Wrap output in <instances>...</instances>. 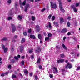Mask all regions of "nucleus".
I'll use <instances>...</instances> for the list:
<instances>
[{"label":"nucleus","instance_id":"f257e3e1","mask_svg":"<svg viewBox=\"0 0 80 80\" xmlns=\"http://www.w3.org/2000/svg\"><path fill=\"white\" fill-rule=\"evenodd\" d=\"M59 3V7L60 8V10L62 12H65V10L63 9V8L62 7V3L61 2V0H58Z\"/></svg>","mask_w":80,"mask_h":80},{"label":"nucleus","instance_id":"f03ea898","mask_svg":"<svg viewBox=\"0 0 80 80\" xmlns=\"http://www.w3.org/2000/svg\"><path fill=\"white\" fill-rule=\"evenodd\" d=\"M51 8H54V9H56L57 8V5H56V4L55 3H54L53 4V2H51Z\"/></svg>","mask_w":80,"mask_h":80},{"label":"nucleus","instance_id":"7ed1b4c3","mask_svg":"<svg viewBox=\"0 0 80 80\" xmlns=\"http://www.w3.org/2000/svg\"><path fill=\"white\" fill-rule=\"evenodd\" d=\"M72 67V64H70V63H68L67 65L66 66L65 68L67 69V68H69V69H70V68H71Z\"/></svg>","mask_w":80,"mask_h":80},{"label":"nucleus","instance_id":"20e7f679","mask_svg":"<svg viewBox=\"0 0 80 80\" xmlns=\"http://www.w3.org/2000/svg\"><path fill=\"white\" fill-rule=\"evenodd\" d=\"M41 49L40 48H38V50H35V52H36V53H40V52H41L42 51Z\"/></svg>","mask_w":80,"mask_h":80},{"label":"nucleus","instance_id":"39448f33","mask_svg":"<svg viewBox=\"0 0 80 80\" xmlns=\"http://www.w3.org/2000/svg\"><path fill=\"white\" fill-rule=\"evenodd\" d=\"M64 62H65V60L63 59H59L57 61L58 63H63Z\"/></svg>","mask_w":80,"mask_h":80},{"label":"nucleus","instance_id":"423d86ee","mask_svg":"<svg viewBox=\"0 0 80 80\" xmlns=\"http://www.w3.org/2000/svg\"><path fill=\"white\" fill-rule=\"evenodd\" d=\"M46 28H52V26H51V24L49 22L48 24H47L46 25Z\"/></svg>","mask_w":80,"mask_h":80},{"label":"nucleus","instance_id":"0eeeda50","mask_svg":"<svg viewBox=\"0 0 80 80\" xmlns=\"http://www.w3.org/2000/svg\"><path fill=\"white\" fill-rule=\"evenodd\" d=\"M53 72L54 73H58V71L57 70V68L55 67H53Z\"/></svg>","mask_w":80,"mask_h":80},{"label":"nucleus","instance_id":"6e6552de","mask_svg":"<svg viewBox=\"0 0 80 80\" xmlns=\"http://www.w3.org/2000/svg\"><path fill=\"white\" fill-rule=\"evenodd\" d=\"M71 7L73 8V11L74 12H77V8H75L74 5H72Z\"/></svg>","mask_w":80,"mask_h":80},{"label":"nucleus","instance_id":"1a4fd4ad","mask_svg":"<svg viewBox=\"0 0 80 80\" xmlns=\"http://www.w3.org/2000/svg\"><path fill=\"white\" fill-rule=\"evenodd\" d=\"M36 28L37 30V32H39L40 31V28L39 27L38 25H37L36 26Z\"/></svg>","mask_w":80,"mask_h":80},{"label":"nucleus","instance_id":"9d476101","mask_svg":"<svg viewBox=\"0 0 80 80\" xmlns=\"http://www.w3.org/2000/svg\"><path fill=\"white\" fill-rule=\"evenodd\" d=\"M11 26L12 27V32H14L15 31V30H16V28H15V25L12 24Z\"/></svg>","mask_w":80,"mask_h":80},{"label":"nucleus","instance_id":"9b49d317","mask_svg":"<svg viewBox=\"0 0 80 80\" xmlns=\"http://www.w3.org/2000/svg\"><path fill=\"white\" fill-rule=\"evenodd\" d=\"M29 7V4H28L26 5V6L25 7V8L24 9V11L25 12H27V10H28V8Z\"/></svg>","mask_w":80,"mask_h":80},{"label":"nucleus","instance_id":"f8f14e48","mask_svg":"<svg viewBox=\"0 0 80 80\" xmlns=\"http://www.w3.org/2000/svg\"><path fill=\"white\" fill-rule=\"evenodd\" d=\"M67 32V29L65 28H64L62 29V31L61 32L62 33H65Z\"/></svg>","mask_w":80,"mask_h":80},{"label":"nucleus","instance_id":"ddd939ff","mask_svg":"<svg viewBox=\"0 0 80 80\" xmlns=\"http://www.w3.org/2000/svg\"><path fill=\"white\" fill-rule=\"evenodd\" d=\"M30 37L31 38L33 39H35V37L34 35H30Z\"/></svg>","mask_w":80,"mask_h":80},{"label":"nucleus","instance_id":"4468645a","mask_svg":"<svg viewBox=\"0 0 80 80\" xmlns=\"http://www.w3.org/2000/svg\"><path fill=\"white\" fill-rule=\"evenodd\" d=\"M62 47L64 49V50H67V47H66L65 45V44H62Z\"/></svg>","mask_w":80,"mask_h":80},{"label":"nucleus","instance_id":"2eb2a0df","mask_svg":"<svg viewBox=\"0 0 80 80\" xmlns=\"http://www.w3.org/2000/svg\"><path fill=\"white\" fill-rule=\"evenodd\" d=\"M64 20L62 18H60V23H62L63 22Z\"/></svg>","mask_w":80,"mask_h":80},{"label":"nucleus","instance_id":"dca6fc26","mask_svg":"<svg viewBox=\"0 0 80 80\" xmlns=\"http://www.w3.org/2000/svg\"><path fill=\"white\" fill-rule=\"evenodd\" d=\"M23 47L22 46H20V51L21 52H22V51H23Z\"/></svg>","mask_w":80,"mask_h":80},{"label":"nucleus","instance_id":"f3484780","mask_svg":"<svg viewBox=\"0 0 80 80\" xmlns=\"http://www.w3.org/2000/svg\"><path fill=\"white\" fill-rule=\"evenodd\" d=\"M54 25L56 26V27H58V23L57 22H55L54 23Z\"/></svg>","mask_w":80,"mask_h":80},{"label":"nucleus","instance_id":"a211bd4d","mask_svg":"<svg viewBox=\"0 0 80 80\" xmlns=\"http://www.w3.org/2000/svg\"><path fill=\"white\" fill-rule=\"evenodd\" d=\"M24 72L26 75V74H28V72L27 69L24 70Z\"/></svg>","mask_w":80,"mask_h":80},{"label":"nucleus","instance_id":"6ab92c4d","mask_svg":"<svg viewBox=\"0 0 80 80\" xmlns=\"http://www.w3.org/2000/svg\"><path fill=\"white\" fill-rule=\"evenodd\" d=\"M38 38L40 39V40H41L42 39V36H41V35L40 34H39L38 35Z\"/></svg>","mask_w":80,"mask_h":80},{"label":"nucleus","instance_id":"aec40b11","mask_svg":"<svg viewBox=\"0 0 80 80\" xmlns=\"http://www.w3.org/2000/svg\"><path fill=\"white\" fill-rule=\"evenodd\" d=\"M12 78H17V76L15 74H13L12 75Z\"/></svg>","mask_w":80,"mask_h":80},{"label":"nucleus","instance_id":"412c9836","mask_svg":"<svg viewBox=\"0 0 80 80\" xmlns=\"http://www.w3.org/2000/svg\"><path fill=\"white\" fill-rule=\"evenodd\" d=\"M25 39L24 38H22L21 41V42L22 43H24L25 42Z\"/></svg>","mask_w":80,"mask_h":80},{"label":"nucleus","instance_id":"4be33fe9","mask_svg":"<svg viewBox=\"0 0 80 80\" xmlns=\"http://www.w3.org/2000/svg\"><path fill=\"white\" fill-rule=\"evenodd\" d=\"M60 56L62 58H64V57H65V55L63 54H60Z\"/></svg>","mask_w":80,"mask_h":80},{"label":"nucleus","instance_id":"5701e85b","mask_svg":"<svg viewBox=\"0 0 80 80\" xmlns=\"http://www.w3.org/2000/svg\"><path fill=\"white\" fill-rule=\"evenodd\" d=\"M24 62H25V61H22L21 63V65L22 66L24 65Z\"/></svg>","mask_w":80,"mask_h":80},{"label":"nucleus","instance_id":"b1692460","mask_svg":"<svg viewBox=\"0 0 80 80\" xmlns=\"http://www.w3.org/2000/svg\"><path fill=\"white\" fill-rule=\"evenodd\" d=\"M40 58H38V59L37 62L38 63H40Z\"/></svg>","mask_w":80,"mask_h":80},{"label":"nucleus","instance_id":"393cba45","mask_svg":"<svg viewBox=\"0 0 80 80\" xmlns=\"http://www.w3.org/2000/svg\"><path fill=\"white\" fill-rule=\"evenodd\" d=\"M4 52H7L8 50V49L7 48H4L3 49Z\"/></svg>","mask_w":80,"mask_h":80},{"label":"nucleus","instance_id":"a878e982","mask_svg":"<svg viewBox=\"0 0 80 80\" xmlns=\"http://www.w3.org/2000/svg\"><path fill=\"white\" fill-rule=\"evenodd\" d=\"M32 52H33V49H31L29 51V53H32Z\"/></svg>","mask_w":80,"mask_h":80},{"label":"nucleus","instance_id":"bb28decb","mask_svg":"<svg viewBox=\"0 0 80 80\" xmlns=\"http://www.w3.org/2000/svg\"><path fill=\"white\" fill-rule=\"evenodd\" d=\"M22 16H18V19L21 20L22 19Z\"/></svg>","mask_w":80,"mask_h":80},{"label":"nucleus","instance_id":"cd10ccee","mask_svg":"<svg viewBox=\"0 0 80 80\" xmlns=\"http://www.w3.org/2000/svg\"><path fill=\"white\" fill-rule=\"evenodd\" d=\"M23 35L25 36H26L27 35V32L26 31H25L23 32Z\"/></svg>","mask_w":80,"mask_h":80},{"label":"nucleus","instance_id":"c85d7f7f","mask_svg":"<svg viewBox=\"0 0 80 80\" xmlns=\"http://www.w3.org/2000/svg\"><path fill=\"white\" fill-rule=\"evenodd\" d=\"M8 3H12V0H8Z\"/></svg>","mask_w":80,"mask_h":80},{"label":"nucleus","instance_id":"c756f323","mask_svg":"<svg viewBox=\"0 0 80 80\" xmlns=\"http://www.w3.org/2000/svg\"><path fill=\"white\" fill-rule=\"evenodd\" d=\"M31 18H32V20H33V21H34V20H35V17H34L33 16H32Z\"/></svg>","mask_w":80,"mask_h":80},{"label":"nucleus","instance_id":"7c9ffc66","mask_svg":"<svg viewBox=\"0 0 80 80\" xmlns=\"http://www.w3.org/2000/svg\"><path fill=\"white\" fill-rule=\"evenodd\" d=\"M34 77L35 80H38V77H37V76H35Z\"/></svg>","mask_w":80,"mask_h":80},{"label":"nucleus","instance_id":"2f4dec72","mask_svg":"<svg viewBox=\"0 0 80 80\" xmlns=\"http://www.w3.org/2000/svg\"><path fill=\"white\" fill-rule=\"evenodd\" d=\"M67 25H68V27H69L70 25V22H67Z\"/></svg>","mask_w":80,"mask_h":80},{"label":"nucleus","instance_id":"473e14b6","mask_svg":"<svg viewBox=\"0 0 80 80\" xmlns=\"http://www.w3.org/2000/svg\"><path fill=\"white\" fill-rule=\"evenodd\" d=\"M26 3V1H24V2L22 3V5H25V3Z\"/></svg>","mask_w":80,"mask_h":80},{"label":"nucleus","instance_id":"72a5a7b5","mask_svg":"<svg viewBox=\"0 0 80 80\" xmlns=\"http://www.w3.org/2000/svg\"><path fill=\"white\" fill-rule=\"evenodd\" d=\"M50 38L49 37L46 38H45V40H49Z\"/></svg>","mask_w":80,"mask_h":80},{"label":"nucleus","instance_id":"f704fd0d","mask_svg":"<svg viewBox=\"0 0 80 80\" xmlns=\"http://www.w3.org/2000/svg\"><path fill=\"white\" fill-rule=\"evenodd\" d=\"M31 32H32V30L31 29H29L28 30V32L29 33H31Z\"/></svg>","mask_w":80,"mask_h":80},{"label":"nucleus","instance_id":"c9c22d12","mask_svg":"<svg viewBox=\"0 0 80 80\" xmlns=\"http://www.w3.org/2000/svg\"><path fill=\"white\" fill-rule=\"evenodd\" d=\"M55 16H52V21H53L55 20Z\"/></svg>","mask_w":80,"mask_h":80},{"label":"nucleus","instance_id":"e433bc0d","mask_svg":"<svg viewBox=\"0 0 80 80\" xmlns=\"http://www.w3.org/2000/svg\"><path fill=\"white\" fill-rule=\"evenodd\" d=\"M76 7H79V3H76L75 4Z\"/></svg>","mask_w":80,"mask_h":80},{"label":"nucleus","instance_id":"4c0bfd02","mask_svg":"<svg viewBox=\"0 0 80 80\" xmlns=\"http://www.w3.org/2000/svg\"><path fill=\"white\" fill-rule=\"evenodd\" d=\"M2 47L3 49H4V48H5V46H4V45H3V44H2Z\"/></svg>","mask_w":80,"mask_h":80},{"label":"nucleus","instance_id":"58836bf2","mask_svg":"<svg viewBox=\"0 0 80 80\" xmlns=\"http://www.w3.org/2000/svg\"><path fill=\"white\" fill-rule=\"evenodd\" d=\"M67 18L68 20H70V18H71L70 16H68Z\"/></svg>","mask_w":80,"mask_h":80},{"label":"nucleus","instance_id":"ea45409f","mask_svg":"<svg viewBox=\"0 0 80 80\" xmlns=\"http://www.w3.org/2000/svg\"><path fill=\"white\" fill-rule=\"evenodd\" d=\"M7 40V38H4L2 39V40H4V41H6Z\"/></svg>","mask_w":80,"mask_h":80},{"label":"nucleus","instance_id":"a19ab883","mask_svg":"<svg viewBox=\"0 0 80 80\" xmlns=\"http://www.w3.org/2000/svg\"><path fill=\"white\" fill-rule=\"evenodd\" d=\"M48 36L49 37H52V34L49 33L48 34Z\"/></svg>","mask_w":80,"mask_h":80},{"label":"nucleus","instance_id":"79ce46f5","mask_svg":"<svg viewBox=\"0 0 80 80\" xmlns=\"http://www.w3.org/2000/svg\"><path fill=\"white\" fill-rule=\"evenodd\" d=\"M12 18L11 17H9L8 18V20H12Z\"/></svg>","mask_w":80,"mask_h":80},{"label":"nucleus","instance_id":"37998d69","mask_svg":"<svg viewBox=\"0 0 80 80\" xmlns=\"http://www.w3.org/2000/svg\"><path fill=\"white\" fill-rule=\"evenodd\" d=\"M1 76L2 77H4V76H5V73H2L1 75Z\"/></svg>","mask_w":80,"mask_h":80},{"label":"nucleus","instance_id":"c03bdc74","mask_svg":"<svg viewBox=\"0 0 80 80\" xmlns=\"http://www.w3.org/2000/svg\"><path fill=\"white\" fill-rule=\"evenodd\" d=\"M11 62H12V63H14V62H15V61L14 60L12 59V60H11Z\"/></svg>","mask_w":80,"mask_h":80},{"label":"nucleus","instance_id":"a18cd8bd","mask_svg":"<svg viewBox=\"0 0 80 80\" xmlns=\"http://www.w3.org/2000/svg\"><path fill=\"white\" fill-rule=\"evenodd\" d=\"M2 58H0V65H2Z\"/></svg>","mask_w":80,"mask_h":80},{"label":"nucleus","instance_id":"49530a36","mask_svg":"<svg viewBox=\"0 0 80 80\" xmlns=\"http://www.w3.org/2000/svg\"><path fill=\"white\" fill-rule=\"evenodd\" d=\"M32 75H33V73H32V72L30 73V77H32Z\"/></svg>","mask_w":80,"mask_h":80},{"label":"nucleus","instance_id":"de8ad7c7","mask_svg":"<svg viewBox=\"0 0 80 80\" xmlns=\"http://www.w3.org/2000/svg\"><path fill=\"white\" fill-rule=\"evenodd\" d=\"M80 67H78L77 68V70H80Z\"/></svg>","mask_w":80,"mask_h":80},{"label":"nucleus","instance_id":"09e8293b","mask_svg":"<svg viewBox=\"0 0 80 80\" xmlns=\"http://www.w3.org/2000/svg\"><path fill=\"white\" fill-rule=\"evenodd\" d=\"M39 69H42V66H39Z\"/></svg>","mask_w":80,"mask_h":80},{"label":"nucleus","instance_id":"8fccbe9b","mask_svg":"<svg viewBox=\"0 0 80 80\" xmlns=\"http://www.w3.org/2000/svg\"><path fill=\"white\" fill-rule=\"evenodd\" d=\"M48 17L49 19H50V18H51V17H52V15H50Z\"/></svg>","mask_w":80,"mask_h":80},{"label":"nucleus","instance_id":"3c124183","mask_svg":"<svg viewBox=\"0 0 80 80\" xmlns=\"http://www.w3.org/2000/svg\"><path fill=\"white\" fill-rule=\"evenodd\" d=\"M11 67L12 66H11V65H9V66H8V68H10V69L11 68Z\"/></svg>","mask_w":80,"mask_h":80},{"label":"nucleus","instance_id":"603ef678","mask_svg":"<svg viewBox=\"0 0 80 80\" xmlns=\"http://www.w3.org/2000/svg\"><path fill=\"white\" fill-rule=\"evenodd\" d=\"M14 58L16 60H18V58L17 57L15 56L14 57Z\"/></svg>","mask_w":80,"mask_h":80},{"label":"nucleus","instance_id":"864d4df0","mask_svg":"<svg viewBox=\"0 0 80 80\" xmlns=\"http://www.w3.org/2000/svg\"><path fill=\"white\" fill-rule=\"evenodd\" d=\"M50 77L51 78H53V75L52 74H50Z\"/></svg>","mask_w":80,"mask_h":80},{"label":"nucleus","instance_id":"5fc2aeb1","mask_svg":"<svg viewBox=\"0 0 80 80\" xmlns=\"http://www.w3.org/2000/svg\"><path fill=\"white\" fill-rule=\"evenodd\" d=\"M45 10V8H43V9L41 10V12H44Z\"/></svg>","mask_w":80,"mask_h":80},{"label":"nucleus","instance_id":"6e6d98bb","mask_svg":"<svg viewBox=\"0 0 80 80\" xmlns=\"http://www.w3.org/2000/svg\"><path fill=\"white\" fill-rule=\"evenodd\" d=\"M17 36L15 35L14 37V38H17Z\"/></svg>","mask_w":80,"mask_h":80},{"label":"nucleus","instance_id":"4d7b16f0","mask_svg":"<svg viewBox=\"0 0 80 80\" xmlns=\"http://www.w3.org/2000/svg\"><path fill=\"white\" fill-rule=\"evenodd\" d=\"M19 4H20V5H22V2H21V0H19Z\"/></svg>","mask_w":80,"mask_h":80},{"label":"nucleus","instance_id":"13d9d810","mask_svg":"<svg viewBox=\"0 0 80 80\" xmlns=\"http://www.w3.org/2000/svg\"><path fill=\"white\" fill-rule=\"evenodd\" d=\"M65 39H66V37H64L63 38V40H65Z\"/></svg>","mask_w":80,"mask_h":80},{"label":"nucleus","instance_id":"bf43d9fd","mask_svg":"<svg viewBox=\"0 0 80 80\" xmlns=\"http://www.w3.org/2000/svg\"><path fill=\"white\" fill-rule=\"evenodd\" d=\"M31 57L32 59H33V58H34V57H33V55H32L31 56Z\"/></svg>","mask_w":80,"mask_h":80},{"label":"nucleus","instance_id":"052dcab7","mask_svg":"<svg viewBox=\"0 0 80 80\" xmlns=\"http://www.w3.org/2000/svg\"><path fill=\"white\" fill-rule=\"evenodd\" d=\"M17 6H18V4H16L15 5V8H17Z\"/></svg>","mask_w":80,"mask_h":80},{"label":"nucleus","instance_id":"680f3d73","mask_svg":"<svg viewBox=\"0 0 80 80\" xmlns=\"http://www.w3.org/2000/svg\"><path fill=\"white\" fill-rule=\"evenodd\" d=\"M80 55L79 53H78L77 55V57H79V55Z\"/></svg>","mask_w":80,"mask_h":80},{"label":"nucleus","instance_id":"e2e57ef3","mask_svg":"<svg viewBox=\"0 0 80 80\" xmlns=\"http://www.w3.org/2000/svg\"><path fill=\"white\" fill-rule=\"evenodd\" d=\"M70 34H71V33H70V32H68V33L67 35H70Z\"/></svg>","mask_w":80,"mask_h":80},{"label":"nucleus","instance_id":"0e129e2a","mask_svg":"<svg viewBox=\"0 0 80 80\" xmlns=\"http://www.w3.org/2000/svg\"><path fill=\"white\" fill-rule=\"evenodd\" d=\"M8 72H6L5 74V75H7V74H8Z\"/></svg>","mask_w":80,"mask_h":80},{"label":"nucleus","instance_id":"69168bd1","mask_svg":"<svg viewBox=\"0 0 80 80\" xmlns=\"http://www.w3.org/2000/svg\"><path fill=\"white\" fill-rule=\"evenodd\" d=\"M40 0H35V2H38V1H40Z\"/></svg>","mask_w":80,"mask_h":80},{"label":"nucleus","instance_id":"338daca9","mask_svg":"<svg viewBox=\"0 0 80 80\" xmlns=\"http://www.w3.org/2000/svg\"><path fill=\"white\" fill-rule=\"evenodd\" d=\"M67 1L68 2H70L72 1V0H67Z\"/></svg>","mask_w":80,"mask_h":80},{"label":"nucleus","instance_id":"774afa93","mask_svg":"<svg viewBox=\"0 0 80 80\" xmlns=\"http://www.w3.org/2000/svg\"><path fill=\"white\" fill-rule=\"evenodd\" d=\"M72 55H73H73H74V56L76 55H75V53H72Z\"/></svg>","mask_w":80,"mask_h":80}]
</instances>
